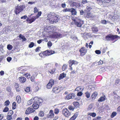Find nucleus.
Returning <instances> with one entry per match:
<instances>
[{"label":"nucleus","instance_id":"nucleus-51","mask_svg":"<svg viewBox=\"0 0 120 120\" xmlns=\"http://www.w3.org/2000/svg\"><path fill=\"white\" fill-rule=\"evenodd\" d=\"M116 113L115 112H113L112 114L111 115V117L112 118H113L116 115Z\"/></svg>","mask_w":120,"mask_h":120},{"label":"nucleus","instance_id":"nucleus-25","mask_svg":"<svg viewBox=\"0 0 120 120\" xmlns=\"http://www.w3.org/2000/svg\"><path fill=\"white\" fill-rule=\"evenodd\" d=\"M73 104L75 108H77L79 107L80 104L78 102L76 101L74 102L73 103Z\"/></svg>","mask_w":120,"mask_h":120},{"label":"nucleus","instance_id":"nucleus-40","mask_svg":"<svg viewBox=\"0 0 120 120\" xmlns=\"http://www.w3.org/2000/svg\"><path fill=\"white\" fill-rule=\"evenodd\" d=\"M24 75L28 79H29L30 78V73H25Z\"/></svg>","mask_w":120,"mask_h":120},{"label":"nucleus","instance_id":"nucleus-1","mask_svg":"<svg viewBox=\"0 0 120 120\" xmlns=\"http://www.w3.org/2000/svg\"><path fill=\"white\" fill-rule=\"evenodd\" d=\"M47 20L50 23L53 24L58 22L59 16L56 13L50 12L47 14Z\"/></svg>","mask_w":120,"mask_h":120},{"label":"nucleus","instance_id":"nucleus-8","mask_svg":"<svg viewBox=\"0 0 120 120\" xmlns=\"http://www.w3.org/2000/svg\"><path fill=\"white\" fill-rule=\"evenodd\" d=\"M54 84V81L53 79H50L49 82L46 85V87L47 89H51L52 87V86Z\"/></svg>","mask_w":120,"mask_h":120},{"label":"nucleus","instance_id":"nucleus-24","mask_svg":"<svg viewBox=\"0 0 120 120\" xmlns=\"http://www.w3.org/2000/svg\"><path fill=\"white\" fill-rule=\"evenodd\" d=\"M69 66L70 67L69 69L71 71V72L70 73V74H73L75 73L76 72H77L75 70H73V69L72 67H71V66H70V65H69Z\"/></svg>","mask_w":120,"mask_h":120},{"label":"nucleus","instance_id":"nucleus-12","mask_svg":"<svg viewBox=\"0 0 120 120\" xmlns=\"http://www.w3.org/2000/svg\"><path fill=\"white\" fill-rule=\"evenodd\" d=\"M84 16L86 19L93 18V15L92 14L91 12H87L86 14H85L84 15Z\"/></svg>","mask_w":120,"mask_h":120},{"label":"nucleus","instance_id":"nucleus-63","mask_svg":"<svg viewBox=\"0 0 120 120\" xmlns=\"http://www.w3.org/2000/svg\"><path fill=\"white\" fill-rule=\"evenodd\" d=\"M43 41V39H40L37 41V42L38 44H40L42 41Z\"/></svg>","mask_w":120,"mask_h":120},{"label":"nucleus","instance_id":"nucleus-54","mask_svg":"<svg viewBox=\"0 0 120 120\" xmlns=\"http://www.w3.org/2000/svg\"><path fill=\"white\" fill-rule=\"evenodd\" d=\"M19 86V84L17 83H15L14 85V87L15 89L17 88H18Z\"/></svg>","mask_w":120,"mask_h":120},{"label":"nucleus","instance_id":"nucleus-30","mask_svg":"<svg viewBox=\"0 0 120 120\" xmlns=\"http://www.w3.org/2000/svg\"><path fill=\"white\" fill-rule=\"evenodd\" d=\"M114 100L113 101L114 102H116L118 101V99L119 98V97L117 95H114Z\"/></svg>","mask_w":120,"mask_h":120},{"label":"nucleus","instance_id":"nucleus-29","mask_svg":"<svg viewBox=\"0 0 120 120\" xmlns=\"http://www.w3.org/2000/svg\"><path fill=\"white\" fill-rule=\"evenodd\" d=\"M16 99L18 103H20L21 102V99L20 96H17L16 97Z\"/></svg>","mask_w":120,"mask_h":120},{"label":"nucleus","instance_id":"nucleus-31","mask_svg":"<svg viewBox=\"0 0 120 120\" xmlns=\"http://www.w3.org/2000/svg\"><path fill=\"white\" fill-rule=\"evenodd\" d=\"M35 101L34 100V98H32L29 101L27 102V103L28 105H30L31 104H32L33 103H34V102Z\"/></svg>","mask_w":120,"mask_h":120},{"label":"nucleus","instance_id":"nucleus-14","mask_svg":"<svg viewBox=\"0 0 120 120\" xmlns=\"http://www.w3.org/2000/svg\"><path fill=\"white\" fill-rule=\"evenodd\" d=\"M60 91V88L59 87H53L52 90V92L56 94L59 93Z\"/></svg>","mask_w":120,"mask_h":120},{"label":"nucleus","instance_id":"nucleus-37","mask_svg":"<svg viewBox=\"0 0 120 120\" xmlns=\"http://www.w3.org/2000/svg\"><path fill=\"white\" fill-rule=\"evenodd\" d=\"M68 109L70 110L73 111L74 110L75 108L71 105H69L68 107Z\"/></svg>","mask_w":120,"mask_h":120},{"label":"nucleus","instance_id":"nucleus-61","mask_svg":"<svg viewBox=\"0 0 120 120\" xmlns=\"http://www.w3.org/2000/svg\"><path fill=\"white\" fill-rule=\"evenodd\" d=\"M17 37H19V38H20V39L21 40L22 39L23 37L24 38V36L22 35L21 34H20Z\"/></svg>","mask_w":120,"mask_h":120},{"label":"nucleus","instance_id":"nucleus-23","mask_svg":"<svg viewBox=\"0 0 120 120\" xmlns=\"http://www.w3.org/2000/svg\"><path fill=\"white\" fill-rule=\"evenodd\" d=\"M69 65L72 66L73 64H77L78 62L76 60H69Z\"/></svg>","mask_w":120,"mask_h":120},{"label":"nucleus","instance_id":"nucleus-2","mask_svg":"<svg viewBox=\"0 0 120 120\" xmlns=\"http://www.w3.org/2000/svg\"><path fill=\"white\" fill-rule=\"evenodd\" d=\"M25 8L23 5H18L15 7L14 12L16 15H17L22 11Z\"/></svg>","mask_w":120,"mask_h":120},{"label":"nucleus","instance_id":"nucleus-64","mask_svg":"<svg viewBox=\"0 0 120 120\" xmlns=\"http://www.w3.org/2000/svg\"><path fill=\"white\" fill-rule=\"evenodd\" d=\"M103 63L102 60H99V61L98 62V64L99 65L102 64Z\"/></svg>","mask_w":120,"mask_h":120},{"label":"nucleus","instance_id":"nucleus-15","mask_svg":"<svg viewBox=\"0 0 120 120\" xmlns=\"http://www.w3.org/2000/svg\"><path fill=\"white\" fill-rule=\"evenodd\" d=\"M37 19V18L36 17L33 16L32 17L31 19H29L28 18H27L26 19V21L28 22L29 23H31L32 22H34Z\"/></svg>","mask_w":120,"mask_h":120},{"label":"nucleus","instance_id":"nucleus-38","mask_svg":"<svg viewBox=\"0 0 120 120\" xmlns=\"http://www.w3.org/2000/svg\"><path fill=\"white\" fill-rule=\"evenodd\" d=\"M88 115H90L93 117H95L96 115V113L94 112L88 113Z\"/></svg>","mask_w":120,"mask_h":120},{"label":"nucleus","instance_id":"nucleus-55","mask_svg":"<svg viewBox=\"0 0 120 120\" xmlns=\"http://www.w3.org/2000/svg\"><path fill=\"white\" fill-rule=\"evenodd\" d=\"M12 119L11 116L8 115L7 116V119L8 120H11Z\"/></svg>","mask_w":120,"mask_h":120},{"label":"nucleus","instance_id":"nucleus-53","mask_svg":"<svg viewBox=\"0 0 120 120\" xmlns=\"http://www.w3.org/2000/svg\"><path fill=\"white\" fill-rule=\"evenodd\" d=\"M35 92H36L38 91L39 89V87L37 86H36L34 89Z\"/></svg>","mask_w":120,"mask_h":120},{"label":"nucleus","instance_id":"nucleus-35","mask_svg":"<svg viewBox=\"0 0 120 120\" xmlns=\"http://www.w3.org/2000/svg\"><path fill=\"white\" fill-rule=\"evenodd\" d=\"M10 103V102L8 100L6 101L4 103V105L6 106H8L9 105Z\"/></svg>","mask_w":120,"mask_h":120},{"label":"nucleus","instance_id":"nucleus-36","mask_svg":"<svg viewBox=\"0 0 120 120\" xmlns=\"http://www.w3.org/2000/svg\"><path fill=\"white\" fill-rule=\"evenodd\" d=\"M86 97L87 98H89L90 97V94L88 91H87L85 93Z\"/></svg>","mask_w":120,"mask_h":120},{"label":"nucleus","instance_id":"nucleus-21","mask_svg":"<svg viewBox=\"0 0 120 120\" xmlns=\"http://www.w3.org/2000/svg\"><path fill=\"white\" fill-rule=\"evenodd\" d=\"M70 11V12H71V15H76L77 12L74 8H71Z\"/></svg>","mask_w":120,"mask_h":120},{"label":"nucleus","instance_id":"nucleus-43","mask_svg":"<svg viewBox=\"0 0 120 120\" xmlns=\"http://www.w3.org/2000/svg\"><path fill=\"white\" fill-rule=\"evenodd\" d=\"M34 75L30 77V80L32 82H35V77L34 76Z\"/></svg>","mask_w":120,"mask_h":120},{"label":"nucleus","instance_id":"nucleus-52","mask_svg":"<svg viewBox=\"0 0 120 120\" xmlns=\"http://www.w3.org/2000/svg\"><path fill=\"white\" fill-rule=\"evenodd\" d=\"M9 110L8 108L7 107H6L4 108L3 110V112H7Z\"/></svg>","mask_w":120,"mask_h":120},{"label":"nucleus","instance_id":"nucleus-60","mask_svg":"<svg viewBox=\"0 0 120 120\" xmlns=\"http://www.w3.org/2000/svg\"><path fill=\"white\" fill-rule=\"evenodd\" d=\"M47 45L48 46L51 47L52 45V43L50 41H49L48 42Z\"/></svg>","mask_w":120,"mask_h":120},{"label":"nucleus","instance_id":"nucleus-6","mask_svg":"<svg viewBox=\"0 0 120 120\" xmlns=\"http://www.w3.org/2000/svg\"><path fill=\"white\" fill-rule=\"evenodd\" d=\"M119 37L117 35H113L109 34L106 36L105 38L106 40L107 41L113 40Z\"/></svg>","mask_w":120,"mask_h":120},{"label":"nucleus","instance_id":"nucleus-20","mask_svg":"<svg viewBox=\"0 0 120 120\" xmlns=\"http://www.w3.org/2000/svg\"><path fill=\"white\" fill-rule=\"evenodd\" d=\"M78 112L75 113L74 115L69 119V120H75L78 116Z\"/></svg>","mask_w":120,"mask_h":120},{"label":"nucleus","instance_id":"nucleus-62","mask_svg":"<svg viewBox=\"0 0 120 120\" xmlns=\"http://www.w3.org/2000/svg\"><path fill=\"white\" fill-rule=\"evenodd\" d=\"M27 17V16L26 15H25L24 16H21V19H25Z\"/></svg>","mask_w":120,"mask_h":120},{"label":"nucleus","instance_id":"nucleus-10","mask_svg":"<svg viewBox=\"0 0 120 120\" xmlns=\"http://www.w3.org/2000/svg\"><path fill=\"white\" fill-rule=\"evenodd\" d=\"M35 111V110L32 107H29L26 110L25 113L26 114H29Z\"/></svg>","mask_w":120,"mask_h":120},{"label":"nucleus","instance_id":"nucleus-3","mask_svg":"<svg viewBox=\"0 0 120 120\" xmlns=\"http://www.w3.org/2000/svg\"><path fill=\"white\" fill-rule=\"evenodd\" d=\"M75 25L78 27H80L84 23V21L76 17L73 20Z\"/></svg>","mask_w":120,"mask_h":120},{"label":"nucleus","instance_id":"nucleus-19","mask_svg":"<svg viewBox=\"0 0 120 120\" xmlns=\"http://www.w3.org/2000/svg\"><path fill=\"white\" fill-rule=\"evenodd\" d=\"M48 117L49 118H53L54 116V114L52 110H50L49 113L48 115Z\"/></svg>","mask_w":120,"mask_h":120},{"label":"nucleus","instance_id":"nucleus-7","mask_svg":"<svg viewBox=\"0 0 120 120\" xmlns=\"http://www.w3.org/2000/svg\"><path fill=\"white\" fill-rule=\"evenodd\" d=\"M87 51V49L85 47H82L79 50L80 52V55L81 56H83L85 55Z\"/></svg>","mask_w":120,"mask_h":120},{"label":"nucleus","instance_id":"nucleus-50","mask_svg":"<svg viewBox=\"0 0 120 120\" xmlns=\"http://www.w3.org/2000/svg\"><path fill=\"white\" fill-rule=\"evenodd\" d=\"M34 45V44L33 42H30V44L29 45V47L30 48H31L33 47Z\"/></svg>","mask_w":120,"mask_h":120},{"label":"nucleus","instance_id":"nucleus-17","mask_svg":"<svg viewBox=\"0 0 120 120\" xmlns=\"http://www.w3.org/2000/svg\"><path fill=\"white\" fill-rule=\"evenodd\" d=\"M75 97L74 94H70L66 96V98L67 99H73L75 98Z\"/></svg>","mask_w":120,"mask_h":120},{"label":"nucleus","instance_id":"nucleus-45","mask_svg":"<svg viewBox=\"0 0 120 120\" xmlns=\"http://www.w3.org/2000/svg\"><path fill=\"white\" fill-rule=\"evenodd\" d=\"M13 48V47L11 45H8L7 46V48L9 50H11Z\"/></svg>","mask_w":120,"mask_h":120},{"label":"nucleus","instance_id":"nucleus-49","mask_svg":"<svg viewBox=\"0 0 120 120\" xmlns=\"http://www.w3.org/2000/svg\"><path fill=\"white\" fill-rule=\"evenodd\" d=\"M44 115V112L42 111H41L39 112V115L41 116H43Z\"/></svg>","mask_w":120,"mask_h":120},{"label":"nucleus","instance_id":"nucleus-34","mask_svg":"<svg viewBox=\"0 0 120 120\" xmlns=\"http://www.w3.org/2000/svg\"><path fill=\"white\" fill-rule=\"evenodd\" d=\"M83 90V88H82L80 86H79L77 87L75 89V91H82Z\"/></svg>","mask_w":120,"mask_h":120},{"label":"nucleus","instance_id":"nucleus-47","mask_svg":"<svg viewBox=\"0 0 120 120\" xmlns=\"http://www.w3.org/2000/svg\"><path fill=\"white\" fill-rule=\"evenodd\" d=\"M54 112L55 114H58L59 112V109L57 108H55L54 110Z\"/></svg>","mask_w":120,"mask_h":120},{"label":"nucleus","instance_id":"nucleus-26","mask_svg":"<svg viewBox=\"0 0 120 120\" xmlns=\"http://www.w3.org/2000/svg\"><path fill=\"white\" fill-rule=\"evenodd\" d=\"M97 95V92H94L93 94L91 96V98L93 100L95 99L96 98Z\"/></svg>","mask_w":120,"mask_h":120},{"label":"nucleus","instance_id":"nucleus-13","mask_svg":"<svg viewBox=\"0 0 120 120\" xmlns=\"http://www.w3.org/2000/svg\"><path fill=\"white\" fill-rule=\"evenodd\" d=\"M35 101L40 105V104L43 101V100L40 98H38V97H35L34 98Z\"/></svg>","mask_w":120,"mask_h":120},{"label":"nucleus","instance_id":"nucleus-22","mask_svg":"<svg viewBox=\"0 0 120 120\" xmlns=\"http://www.w3.org/2000/svg\"><path fill=\"white\" fill-rule=\"evenodd\" d=\"M66 74L63 73L60 74L59 76L58 79L59 80H60L63 79L64 78L66 77Z\"/></svg>","mask_w":120,"mask_h":120},{"label":"nucleus","instance_id":"nucleus-28","mask_svg":"<svg viewBox=\"0 0 120 120\" xmlns=\"http://www.w3.org/2000/svg\"><path fill=\"white\" fill-rule=\"evenodd\" d=\"M106 97L104 95L101 97L98 100V101L102 102L105 101V100Z\"/></svg>","mask_w":120,"mask_h":120},{"label":"nucleus","instance_id":"nucleus-59","mask_svg":"<svg viewBox=\"0 0 120 120\" xmlns=\"http://www.w3.org/2000/svg\"><path fill=\"white\" fill-rule=\"evenodd\" d=\"M38 10L36 7H35L34 8V13H36L38 12Z\"/></svg>","mask_w":120,"mask_h":120},{"label":"nucleus","instance_id":"nucleus-5","mask_svg":"<svg viewBox=\"0 0 120 120\" xmlns=\"http://www.w3.org/2000/svg\"><path fill=\"white\" fill-rule=\"evenodd\" d=\"M50 36L52 38L55 39L61 38L62 37V34L56 32L53 33Z\"/></svg>","mask_w":120,"mask_h":120},{"label":"nucleus","instance_id":"nucleus-4","mask_svg":"<svg viewBox=\"0 0 120 120\" xmlns=\"http://www.w3.org/2000/svg\"><path fill=\"white\" fill-rule=\"evenodd\" d=\"M62 112L63 115L66 117H69L71 114V112H70L67 108L63 109L62 111Z\"/></svg>","mask_w":120,"mask_h":120},{"label":"nucleus","instance_id":"nucleus-41","mask_svg":"<svg viewBox=\"0 0 120 120\" xmlns=\"http://www.w3.org/2000/svg\"><path fill=\"white\" fill-rule=\"evenodd\" d=\"M67 65L65 64H64L63 66H62V70L63 71H64L65 70L67 69Z\"/></svg>","mask_w":120,"mask_h":120},{"label":"nucleus","instance_id":"nucleus-9","mask_svg":"<svg viewBox=\"0 0 120 120\" xmlns=\"http://www.w3.org/2000/svg\"><path fill=\"white\" fill-rule=\"evenodd\" d=\"M29 67L28 66L25 67L21 66L18 69L19 71H22L25 72L28 70ZM23 72H21L20 73H22Z\"/></svg>","mask_w":120,"mask_h":120},{"label":"nucleus","instance_id":"nucleus-32","mask_svg":"<svg viewBox=\"0 0 120 120\" xmlns=\"http://www.w3.org/2000/svg\"><path fill=\"white\" fill-rule=\"evenodd\" d=\"M79 5V4L78 3L74 2H72L71 4V6L73 7H76L78 6Z\"/></svg>","mask_w":120,"mask_h":120},{"label":"nucleus","instance_id":"nucleus-58","mask_svg":"<svg viewBox=\"0 0 120 120\" xmlns=\"http://www.w3.org/2000/svg\"><path fill=\"white\" fill-rule=\"evenodd\" d=\"M92 30L94 32H95L98 31V29L96 28L93 27L92 29Z\"/></svg>","mask_w":120,"mask_h":120},{"label":"nucleus","instance_id":"nucleus-46","mask_svg":"<svg viewBox=\"0 0 120 120\" xmlns=\"http://www.w3.org/2000/svg\"><path fill=\"white\" fill-rule=\"evenodd\" d=\"M71 9V8H66L65 9H64L63 10V11L64 12H70V11Z\"/></svg>","mask_w":120,"mask_h":120},{"label":"nucleus","instance_id":"nucleus-44","mask_svg":"<svg viewBox=\"0 0 120 120\" xmlns=\"http://www.w3.org/2000/svg\"><path fill=\"white\" fill-rule=\"evenodd\" d=\"M38 13L37 15H36L35 16L37 18H38L40 16H41V11L38 12Z\"/></svg>","mask_w":120,"mask_h":120},{"label":"nucleus","instance_id":"nucleus-11","mask_svg":"<svg viewBox=\"0 0 120 120\" xmlns=\"http://www.w3.org/2000/svg\"><path fill=\"white\" fill-rule=\"evenodd\" d=\"M55 51L52 50H47L45 51V52H44L45 54L47 55V56H49L52 55L55 53Z\"/></svg>","mask_w":120,"mask_h":120},{"label":"nucleus","instance_id":"nucleus-27","mask_svg":"<svg viewBox=\"0 0 120 120\" xmlns=\"http://www.w3.org/2000/svg\"><path fill=\"white\" fill-rule=\"evenodd\" d=\"M56 69L54 68H53L52 69H49L48 71V72L51 74H52L55 73V71Z\"/></svg>","mask_w":120,"mask_h":120},{"label":"nucleus","instance_id":"nucleus-42","mask_svg":"<svg viewBox=\"0 0 120 120\" xmlns=\"http://www.w3.org/2000/svg\"><path fill=\"white\" fill-rule=\"evenodd\" d=\"M16 107V103L15 102H13L12 103V109H15Z\"/></svg>","mask_w":120,"mask_h":120},{"label":"nucleus","instance_id":"nucleus-56","mask_svg":"<svg viewBox=\"0 0 120 120\" xmlns=\"http://www.w3.org/2000/svg\"><path fill=\"white\" fill-rule=\"evenodd\" d=\"M83 93L81 92H79L77 94V95L78 96H80L82 95Z\"/></svg>","mask_w":120,"mask_h":120},{"label":"nucleus","instance_id":"nucleus-39","mask_svg":"<svg viewBox=\"0 0 120 120\" xmlns=\"http://www.w3.org/2000/svg\"><path fill=\"white\" fill-rule=\"evenodd\" d=\"M45 52V51L43 52L42 53H40L39 54V55L41 56V57H44V56H47V55L45 54L44 52Z\"/></svg>","mask_w":120,"mask_h":120},{"label":"nucleus","instance_id":"nucleus-48","mask_svg":"<svg viewBox=\"0 0 120 120\" xmlns=\"http://www.w3.org/2000/svg\"><path fill=\"white\" fill-rule=\"evenodd\" d=\"M13 113V112L12 110H10L9 111L8 115L12 116V115Z\"/></svg>","mask_w":120,"mask_h":120},{"label":"nucleus","instance_id":"nucleus-33","mask_svg":"<svg viewBox=\"0 0 120 120\" xmlns=\"http://www.w3.org/2000/svg\"><path fill=\"white\" fill-rule=\"evenodd\" d=\"M120 79H117L115 81V84L116 86H118L120 84Z\"/></svg>","mask_w":120,"mask_h":120},{"label":"nucleus","instance_id":"nucleus-18","mask_svg":"<svg viewBox=\"0 0 120 120\" xmlns=\"http://www.w3.org/2000/svg\"><path fill=\"white\" fill-rule=\"evenodd\" d=\"M40 105L36 102V101H34L33 105V108L34 109H37L39 107Z\"/></svg>","mask_w":120,"mask_h":120},{"label":"nucleus","instance_id":"nucleus-16","mask_svg":"<svg viewBox=\"0 0 120 120\" xmlns=\"http://www.w3.org/2000/svg\"><path fill=\"white\" fill-rule=\"evenodd\" d=\"M18 79L19 80V82L20 83H22L25 82L26 80V79L25 78L22 76L19 78Z\"/></svg>","mask_w":120,"mask_h":120},{"label":"nucleus","instance_id":"nucleus-57","mask_svg":"<svg viewBox=\"0 0 120 120\" xmlns=\"http://www.w3.org/2000/svg\"><path fill=\"white\" fill-rule=\"evenodd\" d=\"M25 91L27 92H28L30 91V88L29 87H27L25 89Z\"/></svg>","mask_w":120,"mask_h":120}]
</instances>
